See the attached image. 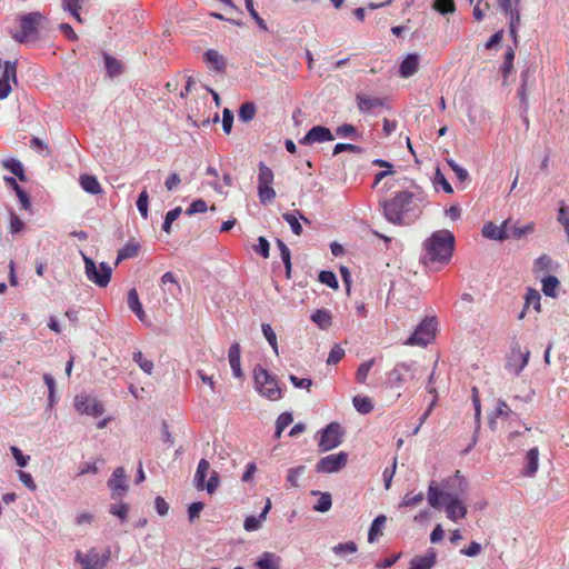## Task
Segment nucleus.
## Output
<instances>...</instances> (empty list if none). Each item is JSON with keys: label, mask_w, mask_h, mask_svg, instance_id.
Segmentation results:
<instances>
[{"label": "nucleus", "mask_w": 569, "mask_h": 569, "mask_svg": "<svg viewBox=\"0 0 569 569\" xmlns=\"http://www.w3.org/2000/svg\"><path fill=\"white\" fill-rule=\"evenodd\" d=\"M320 433L321 436L318 445L322 452L332 450L342 442L343 431L338 422L329 423Z\"/></svg>", "instance_id": "1a4fd4ad"}, {"label": "nucleus", "mask_w": 569, "mask_h": 569, "mask_svg": "<svg viewBox=\"0 0 569 569\" xmlns=\"http://www.w3.org/2000/svg\"><path fill=\"white\" fill-rule=\"evenodd\" d=\"M509 17V31L510 34L516 39L518 27L520 24V13L517 7H515V11L507 14Z\"/></svg>", "instance_id": "69168bd1"}, {"label": "nucleus", "mask_w": 569, "mask_h": 569, "mask_svg": "<svg viewBox=\"0 0 569 569\" xmlns=\"http://www.w3.org/2000/svg\"><path fill=\"white\" fill-rule=\"evenodd\" d=\"M433 186L436 189L441 187L446 193H452L453 189L451 184L448 182L443 173L440 171V169L436 170L435 177H433Z\"/></svg>", "instance_id": "5fc2aeb1"}, {"label": "nucleus", "mask_w": 569, "mask_h": 569, "mask_svg": "<svg viewBox=\"0 0 569 569\" xmlns=\"http://www.w3.org/2000/svg\"><path fill=\"white\" fill-rule=\"evenodd\" d=\"M207 209H208L207 202L204 200H202V199H197V200L191 202V204L186 210V213L188 216H192V214H196V213L206 212Z\"/></svg>", "instance_id": "338daca9"}, {"label": "nucleus", "mask_w": 569, "mask_h": 569, "mask_svg": "<svg viewBox=\"0 0 569 569\" xmlns=\"http://www.w3.org/2000/svg\"><path fill=\"white\" fill-rule=\"evenodd\" d=\"M139 246L129 242L118 252L117 261L133 258L138 254Z\"/></svg>", "instance_id": "603ef678"}, {"label": "nucleus", "mask_w": 569, "mask_h": 569, "mask_svg": "<svg viewBox=\"0 0 569 569\" xmlns=\"http://www.w3.org/2000/svg\"><path fill=\"white\" fill-rule=\"evenodd\" d=\"M3 167L14 174L20 181H26V174L22 163L17 159H7L3 161Z\"/></svg>", "instance_id": "c9c22d12"}, {"label": "nucleus", "mask_w": 569, "mask_h": 569, "mask_svg": "<svg viewBox=\"0 0 569 569\" xmlns=\"http://www.w3.org/2000/svg\"><path fill=\"white\" fill-rule=\"evenodd\" d=\"M311 320L320 329H327L331 326V313L328 310L319 309L311 315Z\"/></svg>", "instance_id": "f704fd0d"}, {"label": "nucleus", "mask_w": 569, "mask_h": 569, "mask_svg": "<svg viewBox=\"0 0 569 569\" xmlns=\"http://www.w3.org/2000/svg\"><path fill=\"white\" fill-rule=\"evenodd\" d=\"M416 362H399L387 375L388 383L391 387H400L409 380L415 379Z\"/></svg>", "instance_id": "9d476101"}, {"label": "nucleus", "mask_w": 569, "mask_h": 569, "mask_svg": "<svg viewBox=\"0 0 569 569\" xmlns=\"http://www.w3.org/2000/svg\"><path fill=\"white\" fill-rule=\"evenodd\" d=\"M432 7L441 14L451 13L456 10L453 0H435Z\"/></svg>", "instance_id": "4d7b16f0"}, {"label": "nucleus", "mask_w": 569, "mask_h": 569, "mask_svg": "<svg viewBox=\"0 0 569 569\" xmlns=\"http://www.w3.org/2000/svg\"><path fill=\"white\" fill-rule=\"evenodd\" d=\"M508 231H509L510 238H515V239L519 240L535 231V223L530 222L522 227L510 223L508 226Z\"/></svg>", "instance_id": "72a5a7b5"}, {"label": "nucleus", "mask_w": 569, "mask_h": 569, "mask_svg": "<svg viewBox=\"0 0 569 569\" xmlns=\"http://www.w3.org/2000/svg\"><path fill=\"white\" fill-rule=\"evenodd\" d=\"M109 511L124 522L128 519L129 506L123 502L113 503L110 506Z\"/></svg>", "instance_id": "3c124183"}, {"label": "nucleus", "mask_w": 569, "mask_h": 569, "mask_svg": "<svg viewBox=\"0 0 569 569\" xmlns=\"http://www.w3.org/2000/svg\"><path fill=\"white\" fill-rule=\"evenodd\" d=\"M74 408L81 415L91 417H100L104 412V408L94 397L86 393L77 395L74 398Z\"/></svg>", "instance_id": "9b49d317"}, {"label": "nucleus", "mask_w": 569, "mask_h": 569, "mask_svg": "<svg viewBox=\"0 0 569 569\" xmlns=\"http://www.w3.org/2000/svg\"><path fill=\"white\" fill-rule=\"evenodd\" d=\"M229 363L232 370V373L236 378L242 377V370L240 366V345L238 342H233L228 352Z\"/></svg>", "instance_id": "4be33fe9"}, {"label": "nucleus", "mask_w": 569, "mask_h": 569, "mask_svg": "<svg viewBox=\"0 0 569 569\" xmlns=\"http://www.w3.org/2000/svg\"><path fill=\"white\" fill-rule=\"evenodd\" d=\"M4 182L8 187L12 188L24 210L30 208V199L27 192L18 184L13 177H4Z\"/></svg>", "instance_id": "b1692460"}, {"label": "nucleus", "mask_w": 569, "mask_h": 569, "mask_svg": "<svg viewBox=\"0 0 569 569\" xmlns=\"http://www.w3.org/2000/svg\"><path fill=\"white\" fill-rule=\"evenodd\" d=\"M46 20L40 12H30L19 19V30L12 32V38L20 43L36 42L39 38V28Z\"/></svg>", "instance_id": "20e7f679"}, {"label": "nucleus", "mask_w": 569, "mask_h": 569, "mask_svg": "<svg viewBox=\"0 0 569 569\" xmlns=\"http://www.w3.org/2000/svg\"><path fill=\"white\" fill-rule=\"evenodd\" d=\"M79 182L81 188L90 194L96 196L102 192V188L94 176L81 174L79 178Z\"/></svg>", "instance_id": "5701e85b"}, {"label": "nucleus", "mask_w": 569, "mask_h": 569, "mask_svg": "<svg viewBox=\"0 0 569 569\" xmlns=\"http://www.w3.org/2000/svg\"><path fill=\"white\" fill-rule=\"evenodd\" d=\"M540 299V293L537 290L529 288L525 297V309L532 306L536 311H539Z\"/></svg>", "instance_id": "a18cd8bd"}, {"label": "nucleus", "mask_w": 569, "mask_h": 569, "mask_svg": "<svg viewBox=\"0 0 569 569\" xmlns=\"http://www.w3.org/2000/svg\"><path fill=\"white\" fill-rule=\"evenodd\" d=\"M270 509H271V501L268 498L264 508L262 509L261 513L258 517L249 516L244 519L243 528L247 531L258 530L261 527L262 521L267 518V515L270 511Z\"/></svg>", "instance_id": "412c9836"}, {"label": "nucleus", "mask_w": 569, "mask_h": 569, "mask_svg": "<svg viewBox=\"0 0 569 569\" xmlns=\"http://www.w3.org/2000/svg\"><path fill=\"white\" fill-rule=\"evenodd\" d=\"M423 498L425 496L422 492H419L417 495L407 493L402 498L400 507H416L422 502Z\"/></svg>", "instance_id": "e2e57ef3"}, {"label": "nucleus", "mask_w": 569, "mask_h": 569, "mask_svg": "<svg viewBox=\"0 0 569 569\" xmlns=\"http://www.w3.org/2000/svg\"><path fill=\"white\" fill-rule=\"evenodd\" d=\"M204 60L208 63L212 64L217 71H224V69H226V66H227L226 60L217 50H213V49L207 50L204 52Z\"/></svg>", "instance_id": "7c9ffc66"}, {"label": "nucleus", "mask_w": 569, "mask_h": 569, "mask_svg": "<svg viewBox=\"0 0 569 569\" xmlns=\"http://www.w3.org/2000/svg\"><path fill=\"white\" fill-rule=\"evenodd\" d=\"M419 68V57L416 53L408 54L399 66V74L402 78L413 76Z\"/></svg>", "instance_id": "6ab92c4d"}, {"label": "nucleus", "mask_w": 569, "mask_h": 569, "mask_svg": "<svg viewBox=\"0 0 569 569\" xmlns=\"http://www.w3.org/2000/svg\"><path fill=\"white\" fill-rule=\"evenodd\" d=\"M210 470V463L206 459H201L198 463L197 471L194 475V483L197 489H204V479Z\"/></svg>", "instance_id": "c756f323"}, {"label": "nucleus", "mask_w": 569, "mask_h": 569, "mask_svg": "<svg viewBox=\"0 0 569 569\" xmlns=\"http://www.w3.org/2000/svg\"><path fill=\"white\" fill-rule=\"evenodd\" d=\"M282 218L290 226L291 231L297 236L302 233V226L299 222V219H302L305 222H309V220L299 211H296V213L286 212L282 214Z\"/></svg>", "instance_id": "393cba45"}, {"label": "nucleus", "mask_w": 569, "mask_h": 569, "mask_svg": "<svg viewBox=\"0 0 569 569\" xmlns=\"http://www.w3.org/2000/svg\"><path fill=\"white\" fill-rule=\"evenodd\" d=\"M258 569H279V566L273 561V556L269 552H264L262 557L257 561Z\"/></svg>", "instance_id": "052dcab7"}, {"label": "nucleus", "mask_w": 569, "mask_h": 569, "mask_svg": "<svg viewBox=\"0 0 569 569\" xmlns=\"http://www.w3.org/2000/svg\"><path fill=\"white\" fill-rule=\"evenodd\" d=\"M509 224L510 219L505 220L501 226H497L492 222H487L482 228V236L488 239L505 241L510 238L508 231Z\"/></svg>", "instance_id": "2eb2a0df"}, {"label": "nucleus", "mask_w": 569, "mask_h": 569, "mask_svg": "<svg viewBox=\"0 0 569 569\" xmlns=\"http://www.w3.org/2000/svg\"><path fill=\"white\" fill-rule=\"evenodd\" d=\"M557 220L565 228V232L569 241V207L563 202L560 203Z\"/></svg>", "instance_id": "de8ad7c7"}, {"label": "nucleus", "mask_w": 569, "mask_h": 569, "mask_svg": "<svg viewBox=\"0 0 569 569\" xmlns=\"http://www.w3.org/2000/svg\"><path fill=\"white\" fill-rule=\"evenodd\" d=\"M455 249V236L449 230L435 231L423 242V253L420 257V261L426 267H432L433 264H447L453 253Z\"/></svg>", "instance_id": "f257e3e1"}, {"label": "nucleus", "mask_w": 569, "mask_h": 569, "mask_svg": "<svg viewBox=\"0 0 569 569\" xmlns=\"http://www.w3.org/2000/svg\"><path fill=\"white\" fill-rule=\"evenodd\" d=\"M261 329L264 338L273 349L274 353L278 355L277 335L272 327L269 323H262Z\"/></svg>", "instance_id": "8fccbe9b"}, {"label": "nucleus", "mask_w": 569, "mask_h": 569, "mask_svg": "<svg viewBox=\"0 0 569 569\" xmlns=\"http://www.w3.org/2000/svg\"><path fill=\"white\" fill-rule=\"evenodd\" d=\"M356 102L360 113H370L373 112L375 109L383 107L386 99L379 97H371L365 93H357Z\"/></svg>", "instance_id": "dca6fc26"}, {"label": "nucleus", "mask_w": 569, "mask_h": 569, "mask_svg": "<svg viewBox=\"0 0 569 569\" xmlns=\"http://www.w3.org/2000/svg\"><path fill=\"white\" fill-rule=\"evenodd\" d=\"M84 0H62V8L68 11L78 22H82L79 13Z\"/></svg>", "instance_id": "4c0bfd02"}, {"label": "nucleus", "mask_w": 569, "mask_h": 569, "mask_svg": "<svg viewBox=\"0 0 569 569\" xmlns=\"http://www.w3.org/2000/svg\"><path fill=\"white\" fill-rule=\"evenodd\" d=\"M527 467L523 475L527 477H533L538 471L539 467V450L538 448H531L526 455Z\"/></svg>", "instance_id": "bb28decb"}, {"label": "nucleus", "mask_w": 569, "mask_h": 569, "mask_svg": "<svg viewBox=\"0 0 569 569\" xmlns=\"http://www.w3.org/2000/svg\"><path fill=\"white\" fill-rule=\"evenodd\" d=\"M133 360L141 368V370L148 375H151L153 370V362L146 359L141 351L133 353Z\"/></svg>", "instance_id": "13d9d810"}, {"label": "nucleus", "mask_w": 569, "mask_h": 569, "mask_svg": "<svg viewBox=\"0 0 569 569\" xmlns=\"http://www.w3.org/2000/svg\"><path fill=\"white\" fill-rule=\"evenodd\" d=\"M552 259L548 254H541L535 260L533 271L536 274L546 273L551 270Z\"/></svg>", "instance_id": "a19ab883"}, {"label": "nucleus", "mask_w": 569, "mask_h": 569, "mask_svg": "<svg viewBox=\"0 0 569 569\" xmlns=\"http://www.w3.org/2000/svg\"><path fill=\"white\" fill-rule=\"evenodd\" d=\"M254 385L257 391L271 401L279 400L282 397L281 388L278 386L277 377L271 375L262 367L254 369Z\"/></svg>", "instance_id": "39448f33"}, {"label": "nucleus", "mask_w": 569, "mask_h": 569, "mask_svg": "<svg viewBox=\"0 0 569 569\" xmlns=\"http://www.w3.org/2000/svg\"><path fill=\"white\" fill-rule=\"evenodd\" d=\"M161 284H162V287H166L168 284H173V290H171L172 298H178L179 295L181 293V287L179 284L177 278L174 277V274L170 271L162 274Z\"/></svg>", "instance_id": "79ce46f5"}, {"label": "nucleus", "mask_w": 569, "mask_h": 569, "mask_svg": "<svg viewBox=\"0 0 569 569\" xmlns=\"http://www.w3.org/2000/svg\"><path fill=\"white\" fill-rule=\"evenodd\" d=\"M306 471L305 466H298L293 468H289L287 471V486L288 488H299V479L303 476Z\"/></svg>", "instance_id": "473e14b6"}, {"label": "nucleus", "mask_w": 569, "mask_h": 569, "mask_svg": "<svg viewBox=\"0 0 569 569\" xmlns=\"http://www.w3.org/2000/svg\"><path fill=\"white\" fill-rule=\"evenodd\" d=\"M418 198L410 191L398 192L392 199L383 202V216L393 224H409L420 214Z\"/></svg>", "instance_id": "f03ea898"}, {"label": "nucleus", "mask_w": 569, "mask_h": 569, "mask_svg": "<svg viewBox=\"0 0 569 569\" xmlns=\"http://www.w3.org/2000/svg\"><path fill=\"white\" fill-rule=\"evenodd\" d=\"M447 163L452 169V171L456 173V177L460 182H465L466 180L469 179L468 171L465 168H462L461 166H459L455 160L448 159Z\"/></svg>", "instance_id": "680f3d73"}, {"label": "nucleus", "mask_w": 569, "mask_h": 569, "mask_svg": "<svg viewBox=\"0 0 569 569\" xmlns=\"http://www.w3.org/2000/svg\"><path fill=\"white\" fill-rule=\"evenodd\" d=\"M336 133L340 138H351V139L358 138L356 128L349 123H343V124L339 126L336 130Z\"/></svg>", "instance_id": "bf43d9fd"}, {"label": "nucleus", "mask_w": 569, "mask_h": 569, "mask_svg": "<svg viewBox=\"0 0 569 569\" xmlns=\"http://www.w3.org/2000/svg\"><path fill=\"white\" fill-rule=\"evenodd\" d=\"M343 357H345V350L340 346L335 345L329 352L327 363L328 365H337L338 362H340V360Z\"/></svg>", "instance_id": "774afa93"}, {"label": "nucleus", "mask_w": 569, "mask_h": 569, "mask_svg": "<svg viewBox=\"0 0 569 569\" xmlns=\"http://www.w3.org/2000/svg\"><path fill=\"white\" fill-rule=\"evenodd\" d=\"M348 461V453L340 451L321 458L316 465V472L333 473L340 471Z\"/></svg>", "instance_id": "f8f14e48"}, {"label": "nucleus", "mask_w": 569, "mask_h": 569, "mask_svg": "<svg viewBox=\"0 0 569 569\" xmlns=\"http://www.w3.org/2000/svg\"><path fill=\"white\" fill-rule=\"evenodd\" d=\"M437 553L429 549L426 555L413 557L409 569H431L436 565Z\"/></svg>", "instance_id": "a211bd4d"}, {"label": "nucleus", "mask_w": 569, "mask_h": 569, "mask_svg": "<svg viewBox=\"0 0 569 569\" xmlns=\"http://www.w3.org/2000/svg\"><path fill=\"white\" fill-rule=\"evenodd\" d=\"M84 261V272L87 278L100 288H104L109 284L111 279V267L107 262H101L98 267L96 262L82 254Z\"/></svg>", "instance_id": "423d86ee"}, {"label": "nucleus", "mask_w": 569, "mask_h": 569, "mask_svg": "<svg viewBox=\"0 0 569 569\" xmlns=\"http://www.w3.org/2000/svg\"><path fill=\"white\" fill-rule=\"evenodd\" d=\"M512 413V410L509 408V406L507 405V402L505 400H501L499 399L498 402H497V407L495 409V412L492 413V417L490 419V428L491 429H495V425H496V419L497 418H501V419H509L510 416Z\"/></svg>", "instance_id": "cd10ccee"}, {"label": "nucleus", "mask_w": 569, "mask_h": 569, "mask_svg": "<svg viewBox=\"0 0 569 569\" xmlns=\"http://www.w3.org/2000/svg\"><path fill=\"white\" fill-rule=\"evenodd\" d=\"M3 64L2 71V80L10 82L12 80L14 83L17 82V66L16 62L0 60V66Z\"/></svg>", "instance_id": "c03bdc74"}, {"label": "nucleus", "mask_w": 569, "mask_h": 569, "mask_svg": "<svg viewBox=\"0 0 569 569\" xmlns=\"http://www.w3.org/2000/svg\"><path fill=\"white\" fill-rule=\"evenodd\" d=\"M387 521V517L383 515H380L373 519V521L370 525L369 532H368V541L370 543L375 542L379 536L382 535V528Z\"/></svg>", "instance_id": "c85d7f7f"}, {"label": "nucleus", "mask_w": 569, "mask_h": 569, "mask_svg": "<svg viewBox=\"0 0 569 569\" xmlns=\"http://www.w3.org/2000/svg\"><path fill=\"white\" fill-rule=\"evenodd\" d=\"M427 500L430 507L435 509H439L441 506H445L446 516L451 521L457 522L467 516V507L460 499L459 493L442 490L435 480L429 483Z\"/></svg>", "instance_id": "7ed1b4c3"}, {"label": "nucleus", "mask_w": 569, "mask_h": 569, "mask_svg": "<svg viewBox=\"0 0 569 569\" xmlns=\"http://www.w3.org/2000/svg\"><path fill=\"white\" fill-rule=\"evenodd\" d=\"M273 179V171L267 164L260 162L258 172V197L262 204L270 203L276 198V191L272 187Z\"/></svg>", "instance_id": "0eeeda50"}, {"label": "nucleus", "mask_w": 569, "mask_h": 569, "mask_svg": "<svg viewBox=\"0 0 569 569\" xmlns=\"http://www.w3.org/2000/svg\"><path fill=\"white\" fill-rule=\"evenodd\" d=\"M333 139L335 137L330 129L323 126H315L307 132L303 138L299 140V143L303 146H311L316 142L321 143L332 141Z\"/></svg>", "instance_id": "4468645a"}, {"label": "nucleus", "mask_w": 569, "mask_h": 569, "mask_svg": "<svg viewBox=\"0 0 569 569\" xmlns=\"http://www.w3.org/2000/svg\"><path fill=\"white\" fill-rule=\"evenodd\" d=\"M137 208L143 219L149 214V194L147 190H142L137 199Z\"/></svg>", "instance_id": "09e8293b"}, {"label": "nucleus", "mask_w": 569, "mask_h": 569, "mask_svg": "<svg viewBox=\"0 0 569 569\" xmlns=\"http://www.w3.org/2000/svg\"><path fill=\"white\" fill-rule=\"evenodd\" d=\"M43 381H44V383L48 387V405H49L50 408H52L56 405V402H57V398H56V380H54V378L50 373H44L43 375Z\"/></svg>", "instance_id": "37998d69"}, {"label": "nucleus", "mask_w": 569, "mask_h": 569, "mask_svg": "<svg viewBox=\"0 0 569 569\" xmlns=\"http://www.w3.org/2000/svg\"><path fill=\"white\" fill-rule=\"evenodd\" d=\"M528 359H529V351H527L525 353L518 351L517 355H513L512 357H510L508 359L506 368L508 369L509 372L518 376L527 366Z\"/></svg>", "instance_id": "aec40b11"}, {"label": "nucleus", "mask_w": 569, "mask_h": 569, "mask_svg": "<svg viewBox=\"0 0 569 569\" xmlns=\"http://www.w3.org/2000/svg\"><path fill=\"white\" fill-rule=\"evenodd\" d=\"M257 112L256 104L253 102H244L240 106L238 118L242 122L251 121Z\"/></svg>", "instance_id": "58836bf2"}, {"label": "nucleus", "mask_w": 569, "mask_h": 569, "mask_svg": "<svg viewBox=\"0 0 569 569\" xmlns=\"http://www.w3.org/2000/svg\"><path fill=\"white\" fill-rule=\"evenodd\" d=\"M356 410L362 415H367L372 411L373 403L370 398L356 396L352 399Z\"/></svg>", "instance_id": "ea45409f"}, {"label": "nucleus", "mask_w": 569, "mask_h": 569, "mask_svg": "<svg viewBox=\"0 0 569 569\" xmlns=\"http://www.w3.org/2000/svg\"><path fill=\"white\" fill-rule=\"evenodd\" d=\"M373 363H375V359H369L359 366V368L356 372V379L359 383L366 382L368 373L371 370Z\"/></svg>", "instance_id": "864d4df0"}, {"label": "nucleus", "mask_w": 569, "mask_h": 569, "mask_svg": "<svg viewBox=\"0 0 569 569\" xmlns=\"http://www.w3.org/2000/svg\"><path fill=\"white\" fill-rule=\"evenodd\" d=\"M358 548L353 541L338 543L332 548V551L340 557L357 552Z\"/></svg>", "instance_id": "49530a36"}, {"label": "nucleus", "mask_w": 569, "mask_h": 569, "mask_svg": "<svg viewBox=\"0 0 569 569\" xmlns=\"http://www.w3.org/2000/svg\"><path fill=\"white\" fill-rule=\"evenodd\" d=\"M108 487L112 491V499L121 500L128 490L126 470L118 467L113 470L111 478L108 480Z\"/></svg>", "instance_id": "ddd939ff"}, {"label": "nucleus", "mask_w": 569, "mask_h": 569, "mask_svg": "<svg viewBox=\"0 0 569 569\" xmlns=\"http://www.w3.org/2000/svg\"><path fill=\"white\" fill-rule=\"evenodd\" d=\"M111 557L110 548H106L103 553L99 555L94 548L88 551V569H103L109 562Z\"/></svg>", "instance_id": "f3484780"}, {"label": "nucleus", "mask_w": 569, "mask_h": 569, "mask_svg": "<svg viewBox=\"0 0 569 569\" xmlns=\"http://www.w3.org/2000/svg\"><path fill=\"white\" fill-rule=\"evenodd\" d=\"M560 282L555 276H547L542 279V292L551 298L557 296V289Z\"/></svg>", "instance_id": "e433bc0d"}, {"label": "nucleus", "mask_w": 569, "mask_h": 569, "mask_svg": "<svg viewBox=\"0 0 569 569\" xmlns=\"http://www.w3.org/2000/svg\"><path fill=\"white\" fill-rule=\"evenodd\" d=\"M244 3H246V8H247L249 14L254 19V21L257 22L259 28L266 31L267 24H266L264 20L259 16L257 10L254 9L253 0H244Z\"/></svg>", "instance_id": "0e129e2a"}, {"label": "nucleus", "mask_w": 569, "mask_h": 569, "mask_svg": "<svg viewBox=\"0 0 569 569\" xmlns=\"http://www.w3.org/2000/svg\"><path fill=\"white\" fill-rule=\"evenodd\" d=\"M436 325L435 318H426L410 335L406 345L426 347L435 338Z\"/></svg>", "instance_id": "6e6552de"}, {"label": "nucleus", "mask_w": 569, "mask_h": 569, "mask_svg": "<svg viewBox=\"0 0 569 569\" xmlns=\"http://www.w3.org/2000/svg\"><path fill=\"white\" fill-rule=\"evenodd\" d=\"M104 67L107 70V76L109 78L118 77L122 73L123 68L120 60L113 58L107 52H103Z\"/></svg>", "instance_id": "a878e982"}, {"label": "nucleus", "mask_w": 569, "mask_h": 569, "mask_svg": "<svg viewBox=\"0 0 569 569\" xmlns=\"http://www.w3.org/2000/svg\"><path fill=\"white\" fill-rule=\"evenodd\" d=\"M313 496H319L317 503L313 506V510L318 512H327L332 506V498L329 492L311 491Z\"/></svg>", "instance_id": "2f4dec72"}, {"label": "nucleus", "mask_w": 569, "mask_h": 569, "mask_svg": "<svg viewBox=\"0 0 569 569\" xmlns=\"http://www.w3.org/2000/svg\"><path fill=\"white\" fill-rule=\"evenodd\" d=\"M319 281L332 289H338L339 283L336 274L332 271L329 270H322L319 273Z\"/></svg>", "instance_id": "6e6d98bb"}]
</instances>
